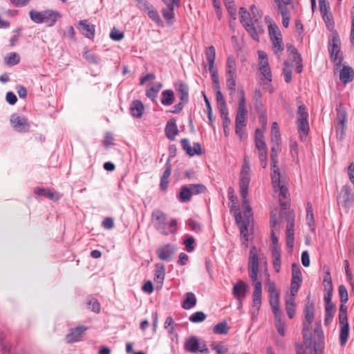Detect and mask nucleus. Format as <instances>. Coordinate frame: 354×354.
<instances>
[{
	"mask_svg": "<svg viewBox=\"0 0 354 354\" xmlns=\"http://www.w3.org/2000/svg\"><path fill=\"white\" fill-rule=\"evenodd\" d=\"M312 322V321L307 320H304L303 322L302 334L304 338V344L306 348H310L313 344L312 335L310 333V325Z\"/></svg>",
	"mask_w": 354,
	"mask_h": 354,
	"instance_id": "nucleus-23",
	"label": "nucleus"
},
{
	"mask_svg": "<svg viewBox=\"0 0 354 354\" xmlns=\"http://www.w3.org/2000/svg\"><path fill=\"white\" fill-rule=\"evenodd\" d=\"M265 20L270 23L268 32L272 43L273 50L277 54L278 52H281L284 49L281 32L276 24L271 23V19L269 17H266Z\"/></svg>",
	"mask_w": 354,
	"mask_h": 354,
	"instance_id": "nucleus-5",
	"label": "nucleus"
},
{
	"mask_svg": "<svg viewBox=\"0 0 354 354\" xmlns=\"http://www.w3.org/2000/svg\"><path fill=\"white\" fill-rule=\"evenodd\" d=\"M192 194L187 185H183L178 194V199L181 203H187L190 201L192 198Z\"/></svg>",
	"mask_w": 354,
	"mask_h": 354,
	"instance_id": "nucleus-39",
	"label": "nucleus"
},
{
	"mask_svg": "<svg viewBox=\"0 0 354 354\" xmlns=\"http://www.w3.org/2000/svg\"><path fill=\"white\" fill-rule=\"evenodd\" d=\"M87 330V327L84 326H79L75 328H72L70 333L66 336L67 343L71 344L78 342L81 339L83 333Z\"/></svg>",
	"mask_w": 354,
	"mask_h": 354,
	"instance_id": "nucleus-18",
	"label": "nucleus"
},
{
	"mask_svg": "<svg viewBox=\"0 0 354 354\" xmlns=\"http://www.w3.org/2000/svg\"><path fill=\"white\" fill-rule=\"evenodd\" d=\"M147 13L149 17L153 20L158 26L161 27L164 26L162 20L161 19L158 11L154 8L153 6V8L149 10Z\"/></svg>",
	"mask_w": 354,
	"mask_h": 354,
	"instance_id": "nucleus-44",
	"label": "nucleus"
},
{
	"mask_svg": "<svg viewBox=\"0 0 354 354\" xmlns=\"http://www.w3.org/2000/svg\"><path fill=\"white\" fill-rule=\"evenodd\" d=\"M281 142V135L278 124L274 122L271 129V142Z\"/></svg>",
	"mask_w": 354,
	"mask_h": 354,
	"instance_id": "nucleus-45",
	"label": "nucleus"
},
{
	"mask_svg": "<svg viewBox=\"0 0 354 354\" xmlns=\"http://www.w3.org/2000/svg\"><path fill=\"white\" fill-rule=\"evenodd\" d=\"M185 349L189 353H196L199 351L201 353L208 354L209 350L205 343L199 342L196 337L192 336L186 339L185 342Z\"/></svg>",
	"mask_w": 354,
	"mask_h": 354,
	"instance_id": "nucleus-9",
	"label": "nucleus"
},
{
	"mask_svg": "<svg viewBox=\"0 0 354 354\" xmlns=\"http://www.w3.org/2000/svg\"><path fill=\"white\" fill-rule=\"evenodd\" d=\"M246 115L241 114H236V121H235V132L239 137L242 138V129L244 127H245L246 123Z\"/></svg>",
	"mask_w": 354,
	"mask_h": 354,
	"instance_id": "nucleus-36",
	"label": "nucleus"
},
{
	"mask_svg": "<svg viewBox=\"0 0 354 354\" xmlns=\"http://www.w3.org/2000/svg\"><path fill=\"white\" fill-rule=\"evenodd\" d=\"M292 279L302 280L300 269L296 263L292 264Z\"/></svg>",
	"mask_w": 354,
	"mask_h": 354,
	"instance_id": "nucleus-63",
	"label": "nucleus"
},
{
	"mask_svg": "<svg viewBox=\"0 0 354 354\" xmlns=\"http://www.w3.org/2000/svg\"><path fill=\"white\" fill-rule=\"evenodd\" d=\"M346 303H341L339 306V323H343L348 321L347 318V307L345 306Z\"/></svg>",
	"mask_w": 354,
	"mask_h": 354,
	"instance_id": "nucleus-56",
	"label": "nucleus"
},
{
	"mask_svg": "<svg viewBox=\"0 0 354 354\" xmlns=\"http://www.w3.org/2000/svg\"><path fill=\"white\" fill-rule=\"evenodd\" d=\"M144 111V106L142 102L139 100H134L130 107V111L134 118H141Z\"/></svg>",
	"mask_w": 354,
	"mask_h": 354,
	"instance_id": "nucleus-33",
	"label": "nucleus"
},
{
	"mask_svg": "<svg viewBox=\"0 0 354 354\" xmlns=\"http://www.w3.org/2000/svg\"><path fill=\"white\" fill-rule=\"evenodd\" d=\"M283 214L286 215L287 218V225H286V243L287 246L288 248H292L294 245V226H295V216L291 212H281V216H283Z\"/></svg>",
	"mask_w": 354,
	"mask_h": 354,
	"instance_id": "nucleus-11",
	"label": "nucleus"
},
{
	"mask_svg": "<svg viewBox=\"0 0 354 354\" xmlns=\"http://www.w3.org/2000/svg\"><path fill=\"white\" fill-rule=\"evenodd\" d=\"M337 201L339 203H342L344 207H347L353 201V195L348 185H344L342 187Z\"/></svg>",
	"mask_w": 354,
	"mask_h": 354,
	"instance_id": "nucleus-19",
	"label": "nucleus"
},
{
	"mask_svg": "<svg viewBox=\"0 0 354 354\" xmlns=\"http://www.w3.org/2000/svg\"><path fill=\"white\" fill-rule=\"evenodd\" d=\"M236 65L233 56H229L226 62V75H236Z\"/></svg>",
	"mask_w": 354,
	"mask_h": 354,
	"instance_id": "nucleus-40",
	"label": "nucleus"
},
{
	"mask_svg": "<svg viewBox=\"0 0 354 354\" xmlns=\"http://www.w3.org/2000/svg\"><path fill=\"white\" fill-rule=\"evenodd\" d=\"M239 17H240V21H241V24L245 27V28L248 31V32L250 35V36L254 40H258L259 37H258L257 30L252 21L250 13L248 12V10L245 8L241 7L240 8Z\"/></svg>",
	"mask_w": 354,
	"mask_h": 354,
	"instance_id": "nucleus-7",
	"label": "nucleus"
},
{
	"mask_svg": "<svg viewBox=\"0 0 354 354\" xmlns=\"http://www.w3.org/2000/svg\"><path fill=\"white\" fill-rule=\"evenodd\" d=\"M35 194L39 196H44L54 201H57L59 199V195L58 193L50 189L37 187L35 189Z\"/></svg>",
	"mask_w": 354,
	"mask_h": 354,
	"instance_id": "nucleus-27",
	"label": "nucleus"
},
{
	"mask_svg": "<svg viewBox=\"0 0 354 354\" xmlns=\"http://www.w3.org/2000/svg\"><path fill=\"white\" fill-rule=\"evenodd\" d=\"M165 275V266L163 264H156L154 281L159 283H162Z\"/></svg>",
	"mask_w": 354,
	"mask_h": 354,
	"instance_id": "nucleus-41",
	"label": "nucleus"
},
{
	"mask_svg": "<svg viewBox=\"0 0 354 354\" xmlns=\"http://www.w3.org/2000/svg\"><path fill=\"white\" fill-rule=\"evenodd\" d=\"M236 75H226V86L230 91V95H234L236 91Z\"/></svg>",
	"mask_w": 354,
	"mask_h": 354,
	"instance_id": "nucleus-46",
	"label": "nucleus"
},
{
	"mask_svg": "<svg viewBox=\"0 0 354 354\" xmlns=\"http://www.w3.org/2000/svg\"><path fill=\"white\" fill-rule=\"evenodd\" d=\"M196 296L193 292H187L185 294V299L182 304V307L185 310H189L196 306Z\"/></svg>",
	"mask_w": 354,
	"mask_h": 354,
	"instance_id": "nucleus-34",
	"label": "nucleus"
},
{
	"mask_svg": "<svg viewBox=\"0 0 354 354\" xmlns=\"http://www.w3.org/2000/svg\"><path fill=\"white\" fill-rule=\"evenodd\" d=\"M323 20L324 21L328 29L333 31L335 28V23L333 19L332 15L329 12L322 14Z\"/></svg>",
	"mask_w": 354,
	"mask_h": 354,
	"instance_id": "nucleus-51",
	"label": "nucleus"
},
{
	"mask_svg": "<svg viewBox=\"0 0 354 354\" xmlns=\"http://www.w3.org/2000/svg\"><path fill=\"white\" fill-rule=\"evenodd\" d=\"M176 91L179 95L183 103H187L189 101V88L185 83H178L175 84Z\"/></svg>",
	"mask_w": 354,
	"mask_h": 354,
	"instance_id": "nucleus-25",
	"label": "nucleus"
},
{
	"mask_svg": "<svg viewBox=\"0 0 354 354\" xmlns=\"http://www.w3.org/2000/svg\"><path fill=\"white\" fill-rule=\"evenodd\" d=\"M337 118H336V134L337 138L342 140L344 137V131L346 129V122L347 118V113L344 109L341 106L337 108Z\"/></svg>",
	"mask_w": 354,
	"mask_h": 354,
	"instance_id": "nucleus-8",
	"label": "nucleus"
},
{
	"mask_svg": "<svg viewBox=\"0 0 354 354\" xmlns=\"http://www.w3.org/2000/svg\"><path fill=\"white\" fill-rule=\"evenodd\" d=\"M286 309L290 319H292L295 314V297L288 296L286 299Z\"/></svg>",
	"mask_w": 354,
	"mask_h": 354,
	"instance_id": "nucleus-37",
	"label": "nucleus"
},
{
	"mask_svg": "<svg viewBox=\"0 0 354 354\" xmlns=\"http://www.w3.org/2000/svg\"><path fill=\"white\" fill-rule=\"evenodd\" d=\"M152 221L155 228L163 235L174 234L176 231L174 228L177 224L176 220L173 219L168 223L166 214L160 210L156 209L153 212Z\"/></svg>",
	"mask_w": 354,
	"mask_h": 354,
	"instance_id": "nucleus-3",
	"label": "nucleus"
},
{
	"mask_svg": "<svg viewBox=\"0 0 354 354\" xmlns=\"http://www.w3.org/2000/svg\"><path fill=\"white\" fill-rule=\"evenodd\" d=\"M84 57L91 64H97L99 63V59L93 54L91 53L89 50H86L84 53Z\"/></svg>",
	"mask_w": 354,
	"mask_h": 354,
	"instance_id": "nucleus-64",
	"label": "nucleus"
},
{
	"mask_svg": "<svg viewBox=\"0 0 354 354\" xmlns=\"http://www.w3.org/2000/svg\"><path fill=\"white\" fill-rule=\"evenodd\" d=\"M174 101V94L171 90H165L162 93L161 103L165 106H169Z\"/></svg>",
	"mask_w": 354,
	"mask_h": 354,
	"instance_id": "nucleus-38",
	"label": "nucleus"
},
{
	"mask_svg": "<svg viewBox=\"0 0 354 354\" xmlns=\"http://www.w3.org/2000/svg\"><path fill=\"white\" fill-rule=\"evenodd\" d=\"M250 182V167L249 157L245 156L243 163L240 173V195L242 199V205L244 208V214L248 216L252 211L250 202L247 198L248 187Z\"/></svg>",
	"mask_w": 354,
	"mask_h": 354,
	"instance_id": "nucleus-2",
	"label": "nucleus"
},
{
	"mask_svg": "<svg viewBox=\"0 0 354 354\" xmlns=\"http://www.w3.org/2000/svg\"><path fill=\"white\" fill-rule=\"evenodd\" d=\"M258 55H259V68H265L266 66H268L269 63H268V57H267V54L264 51L259 50Z\"/></svg>",
	"mask_w": 354,
	"mask_h": 354,
	"instance_id": "nucleus-55",
	"label": "nucleus"
},
{
	"mask_svg": "<svg viewBox=\"0 0 354 354\" xmlns=\"http://www.w3.org/2000/svg\"><path fill=\"white\" fill-rule=\"evenodd\" d=\"M297 127L299 133V137L301 140H304L307 136L310 127L308 124V113L306 111L305 105L299 106L297 109Z\"/></svg>",
	"mask_w": 354,
	"mask_h": 354,
	"instance_id": "nucleus-4",
	"label": "nucleus"
},
{
	"mask_svg": "<svg viewBox=\"0 0 354 354\" xmlns=\"http://www.w3.org/2000/svg\"><path fill=\"white\" fill-rule=\"evenodd\" d=\"M254 291L252 294L253 306L259 310L261 305L262 285L260 281H252Z\"/></svg>",
	"mask_w": 354,
	"mask_h": 354,
	"instance_id": "nucleus-20",
	"label": "nucleus"
},
{
	"mask_svg": "<svg viewBox=\"0 0 354 354\" xmlns=\"http://www.w3.org/2000/svg\"><path fill=\"white\" fill-rule=\"evenodd\" d=\"M332 41V44H330L328 48L330 58L337 64H340L342 58L339 57L340 52L339 40L337 36H333Z\"/></svg>",
	"mask_w": 354,
	"mask_h": 354,
	"instance_id": "nucleus-17",
	"label": "nucleus"
},
{
	"mask_svg": "<svg viewBox=\"0 0 354 354\" xmlns=\"http://www.w3.org/2000/svg\"><path fill=\"white\" fill-rule=\"evenodd\" d=\"M19 56L16 53H11L6 58V62L8 65L14 66L19 62Z\"/></svg>",
	"mask_w": 354,
	"mask_h": 354,
	"instance_id": "nucleus-59",
	"label": "nucleus"
},
{
	"mask_svg": "<svg viewBox=\"0 0 354 354\" xmlns=\"http://www.w3.org/2000/svg\"><path fill=\"white\" fill-rule=\"evenodd\" d=\"M10 123L14 129L17 132L25 133L28 131L30 128L28 119L17 113H14L10 116Z\"/></svg>",
	"mask_w": 354,
	"mask_h": 354,
	"instance_id": "nucleus-12",
	"label": "nucleus"
},
{
	"mask_svg": "<svg viewBox=\"0 0 354 354\" xmlns=\"http://www.w3.org/2000/svg\"><path fill=\"white\" fill-rule=\"evenodd\" d=\"M270 304L272 308L273 313L276 317L280 313L279 310V295L270 296Z\"/></svg>",
	"mask_w": 354,
	"mask_h": 354,
	"instance_id": "nucleus-43",
	"label": "nucleus"
},
{
	"mask_svg": "<svg viewBox=\"0 0 354 354\" xmlns=\"http://www.w3.org/2000/svg\"><path fill=\"white\" fill-rule=\"evenodd\" d=\"M230 328L226 322H221L214 326L213 331L216 334H227Z\"/></svg>",
	"mask_w": 354,
	"mask_h": 354,
	"instance_id": "nucleus-49",
	"label": "nucleus"
},
{
	"mask_svg": "<svg viewBox=\"0 0 354 354\" xmlns=\"http://www.w3.org/2000/svg\"><path fill=\"white\" fill-rule=\"evenodd\" d=\"M249 290L248 284L242 280H239L232 288V295L236 300L244 299Z\"/></svg>",
	"mask_w": 354,
	"mask_h": 354,
	"instance_id": "nucleus-14",
	"label": "nucleus"
},
{
	"mask_svg": "<svg viewBox=\"0 0 354 354\" xmlns=\"http://www.w3.org/2000/svg\"><path fill=\"white\" fill-rule=\"evenodd\" d=\"M324 301H330L332 300V296H333V283H324Z\"/></svg>",
	"mask_w": 354,
	"mask_h": 354,
	"instance_id": "nucleus-52",
	"label": "nucleus"
},
{
	"mask_svg": "<svg viewBox=\"0 0 354 354\" xmlns=\"http://www.w3.org/2000/svg\"><path fill=\"white\" fill-rule=\"evenodd\" d=\"M124 37V34L119 31L116 28H113L110 32V37L114 41H120Z\"/></svg>",
	"mask_w": 354,
	"mask_h": 354,
	"instance_id": "nucleus-62",
	"label": "nucleus"
},
{
	"mask_svg": "<svg viewBox=\"0 0 354 354\" xmlns=\"http://www.w3.org/2000/svg\"><path fill=\"white\" fill-rule=\"evenodd\" d=\"M270 160H271V179L274 190L276 193L279 192V197L281 206L285 209L286 203L283 201L288 199L289 196L288 189L285 185L284 182L281 180V174L278 166V153L281 151V142H272Z\"/></svg>",
	"mask_w": 354,
	"mask_h": 354,
	"instance_id": "nucleus-1",
	"label": "nucleus"
},
{
	"mask_svg": "<svg viewBox=\"0 0 354 354\" xmlns=\"http://www.w3.org/2000/svg\"><path fill=\"white\" fill-rule=\"evenodd\" d=\"M305 320L313 321L315 317V306L313 302L308 301L305 305Z\"/></svg>",
	"mask_w": 354,
	"mask_h": 354,
	"instance_id": "nucleus-42",
	"label": "nucleus"
},
{
	"mask_svg": "<svg viewBox=\"0 0 354 354\" xmlns=\"http://www.w3.org/2000/svg\"><path fill=\"white\" fill-rule=\"evenodd\" d=\"M192 195H197L205 192L206 187L202 184H189L187 185Z\"/></svg>",
	"mask_w": 354,
	"mask_h": 354,
	"instance_id": "nucleus-50",
	"label": "nucleus"
},
{
	"mask_svg": "<svg viewBox=\"0 0 354 354\" xmlns=\"http://www.w3.org/2000/svg\"><path fill=\"white\" fill-rule=\"evenodd\" d=\"M77 28L87 38L91 39L95 35V26L88 24L86 20H80Z\"/></svg>",
	"mask_w": 354,
	"mask_h": 354,
	"instance_id": "nucleus-22",
	"label": "nucleus"
},
{
	"mask_svg": "<svg viewBox=\"0 0 354 354\" xmlns=\"http://www.w3.org/2000/svg\"><path fill=\"white\" fill-rule=\"evenodd\" d=\"M176 250L177 248L174 245L166 244L158 248L156 254L160 259L170 261Z\"/></svg>",
	"mask_w": 354,
	"mask_h": 354,
	"instance_id": "nucleus-13",
	"label": "nucleus"
},
{
	"mask_svg": "<svg viewBox=\"0 0 354 354\" xmlns=\"http://www.w3.org/2000/svg\"><path fill=\"white\" fill-rule=\"evenodd\" d=\"M249 223V221H242V218L241 219L240 223H236L239 227H240V234H241V238L242 240V245L245 248H248V223Z\"/></svg>",
	"mask_w": 354,
	"mask_h": 354,
	"instance_id": "nucleus-28",
	"label": "nucleus"
},
{
	"mask_svg": "<svg viewBox=\"0 0 354 354\" xmlns=\"http://www.w3.org/2000/svg\"><path fill=\"white\" fill-rule=\"evenodd\" d=\"M30 17L32 21L37 24L44 23V11L38 12L34 10H32L29 12Z\"/></svg>",
	"mask_w": 354,
	"mask_h": 354,
	"instance_id": "nucleus-47",
	"label": "nucleus"
},
{
	"mask_svg": "<svg viewBox=\"0 0 354 354\" xmlns=\"http://www.w3.org/2000/svg\"><path fill=\"white\" fill-rule=\"evenodd\" d=\"M354 77V71L352 68L349 66H344L340 71L339 78L341 81L347 84L353 80Z\"/></svg>",
	"mask_w": 354,
	"mask_h": 354,
	"instance_id": "nucleus-30",
	"label": "nucleus"
},
{
	"mask_svg": "<svg viewBox=\"0 0 354 354\" xmlns=\"http://www.w3.org/2000/svg\"><path fill=\"white\" fill-rule=\"evenodd\" d=\"M282 17H283V26L285 28H287L289 25V21H290V12L288 8H280L279 10Z\"/></svg>",
	"mask_w": 354,
	"mask_h": 354,
	"instance_id": "nucleus-61",
	"label": "nucleus"
},
{
	"mask_svg": "<svg viewBox=\"0 0 354 354\" xmlns=\"http://www.w3.org/2000/svg\"><path fill=\"white\" fill-rule=\"evenodd\" d=\"M255 146L259 152L268 151L266 144L263 140V133L259 129L255 131Z\"/></svg>",
	"mask_w": 354,
	"mask_h": 354,
	"instance_id": "nucleus-31",
	"label": "nucleus"
},
{
	"mask_svg": "<svg viewBox=\"0 0 354 354\" xmlns=\"http://www.w3.org/2000/svg\"><path fill=\"white\" fill-rule=\"evenodd\" d=\"M248 270L249 277L252 281H259V257L258 256L257 249L255 246H252L250 251Z\"/></svg>",
	"mask_w": 354,
	"mask_h": 354,
	"instance_id": "nucleus-6",
	"label": "nucleus"
},
{
	"mask_svg": "<svg viewBox=\"0 0 354 354\" xmlns=\"http://www.w3.org/2000/svg\"><path fill=\"white\" fill-rule=\"evenodd\" d=\"M205 56L209 64V71L211 73L212 80L214 84H218L219 82L217 70L214 68V62L216 59V51L213 46H209L205 51Z\"/></svg>",
	"mask_w": 354,
	"mask_h": 354,
	"instance_id": "nucleus-10",
	"label": "nucleus"
},
{
	"mask_svg": "<svg viewBox=\"0 0 354 354\" xmlns=\"http://www.w3.org/2000/svg\"><path fill=\"white\" fill-rule=\"evenodd\" d=\"M87 304L88 308L94 313H99L100 312V304L97 299L89 297L87 298Z\"/></svg>",
	"mask_w": 354,
	"mask_h": 354,
	"instance_id": "nucleus-48",
	"label": "nucleus"
},
{
	"mask_svg": "<svg viewBox=\"0 0 354 354\" xmlns=\"http://www.w3.org/2000/svg\"><path fill=\"white\" fill-rule=\"evenodd\" d=\"M301 282L302 280L291 279L290 295L289 296H292L293 297H295V296L296 295L299 289Z\"/></svg>",
	"mask_w": 354,
	"mask_h": 354,
	"instance_id": "nucleus-58",
	"label": "nucleus"
},
{
	"mask_svg": "<svg viewBox=\"0 0 354 354\" xmlns=\"http://www.w3.org/2000/svg\"><path fill=\"white\" fill-rule=\"evenodd\" d=\"M325 302V320L324 323L326 325L328 324L331 321L335 313V306L330 301Z\"/></svg>",
	"mask_w": 354,
	"mask_h": 354,
	"instance_id": "nucleus-35",
	"label": "nucleus"
},
{
	"mask_svg": "<svg viewBox=\"0 0 354 354\" xmlns=\"http://www.w3.org/2000/svg\"><path fill=\"white\" fill-rule=\"evenodd\" d=\"M206 318V315L202 311H198L192 314L189 320L193 323H199L203 322Z\"/></svg>",
	"mask_w": 354,
	"mask_h": 354,
	"instance_id": "nucleus-53",
	"label": "nucleus"
},
{
	"mask_svg": "<svg viewBox=\"0 0 354 354\" xmlns=\"http://www.w3.org/2000/svg\"><path fill=\"white\" fill-rule=\"evenodd\" d=\"M306 221L309 226L314 225V216L313 212V207L310 203H308L306 207Z\"/></svg>",
	"mask_w": 354,
	"mask_h": 354,
	"instance_id": "nucleus-57",
	"label": "nucleus"
},
{
	"mask_svg": "<svg viewBox=\"0 0 354 354\" xmlns=\"http://www.w3.org/2000/svg\"><path fill=\"white\" fill-rule=\"evenodd\" d=\"M165 134L168 139L174 140L178 133V129L174 120H169L165 127Z\"/></svg>",
	"mask_w": 354,
	"mask_h": 354,
	"instance_id": "nucleus-29",
	"label": "nucleus"
},
{
	"mask_svg": "<svg viewBox=\"0 0 354 354\" xmlns=\"http://www.w3.org/2000/svg\"><path fill=\"white\" fill-rule=\"evenodd\" d=\"M60 17L61 15L57 11L51 10H44V23L46 24L48 26H52Z\"/></svg>",
	"mask_w": 354,
	"mask_h": 354,
	"instance_id": "nucleus-26",
	"label": "nucleus"
},
{
	"mask_svg": "<svg viewBox=\"0 0 354 354\" xmlns=\"http://www.w3.org/2000/svg\"><path fill=\"white\" fill-rule=\"evenodd\" d=\"M338 293L341 303H346L348 300V291L344 285H340L338 288Z\"/></svg>",
	"mask_w": 354,
	"mask_h": 354,
	"instance_id": "nucleus-54",
	"label": "nucleus"
},
{
	"mask_svg": "<svg viewBox=\"0 0 354 354\" xmlns=\"http://www.w3.org/2000/svg\"><path fill=\"white\" fill-rule=\"evenodd\" d=\"M180 143L183 149L189 156H194V155H201L203 153L201 146L198 142L194 143L193 147H191L189 140L187 138H183L181 140Z\"/></svg>",
	"mask_w": 354,
	"mask_h": 354,
	"instance_id": "nucleus-16",
	"label": "nucleus"
},
{
	"mask_svg": "<svg viewBox=\"0 0 354 354\" xmlns=\"http://www.w3.org/2000/svg\"><path fill=\"white\" fill-rule=\"evenodd\" d=\"M270 227H271V239L272 248L278 247V238L277 234L279 232V226L275 216H270Z\"/></svg>",
	"mask_w": 354,
	"mask_h": 354,
	"instance_id": "nucleus-24",
	"label": "nucleus"
},
{
	"mask_svg": "<svg viewBox=\"0 0 354 354\" xmlns=\"http://www.w3.org/2000/svg\"><path fill=\"white\" fill-rule=\"evenodd\" d=\"M228 198L231 203L230 211L234 212L236 222L240 223L242 216L239 208L238 198L234 194V189L231 187L228 189Z\"/></svg>",
	"mask_w": 354,
	"mask_h": 354,
	"instance_id": "nucleus-15",
	"label": "nucleus"
},
{
	"mask_svg": "<svg viewBox=\"0 0 354 354\" xmlns=\"http://www.w3.org/2000/svg\"><path fill=\"white\" fill-rule=\"evenodd\" d=\"M247 113L248 111L246 109V99L245 97H240L236 114L247 115Z\"/></svg>",
	"mask_w": 354,
	"mask_h": 354,
	"instance_id": "nucleus-60",
	"label": "nucleus"
},
{
	"mask_svg": "<svg viewBox=\"0 0 354 354\" xmlns=\"http://www.w3.org/2000/svg\"><path fill=\"white\" fill-rule=\"evenodd\" d=\"M340 333H339V342L341 346H344L348 340L349 334V325L348 321L339 323Z\"/></svg>",
	"mask_w": 354,
	"mask_h": 354,
	"instance_id": "nucleus-32",
	"label": "nucleus"
},
{
	"mask_svg": "<svg viewBox=\"0 0 354 354\" xmlns=\"http://www.w3.org/2000/svg\"><path fill=\"white\" fill-rule=\"evenodd\" d=\"M162 1L167 5V8H162L161 12L162 14L163 17L167 21V24L169 25H171L173 24V19L174 18V5H177L178 3L170 2L169 0Z\"/></svg>",
	"mask_w": 354,
	"mask_h": 354,
	"instance_id": "nucleus-21",
	"label": "nucleus"
}]
</instances>
